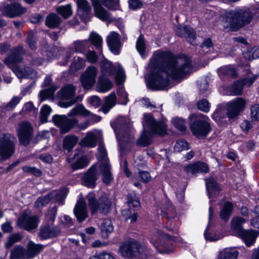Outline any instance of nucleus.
<instances>
[{
	"instance_id": "obj_1",
	"label": "nucleus",
	"mask_w": 259,
	"mask_h": 259,
	"mask_svg": "<svg viewBox=\"0 0 259 259\" xmlns=\"http://www.w3.org/2000/svg\"><path fill=\"white\" fill-rule=\"evenodd\" d=\"M148 67L150 75L147 84L153 90H164L168 86L170 78L183 79L193 71L189 58H176L171 52L160 50L154 52Z\"/></svg>"
},
{
	"instance_id": "obj_2",
	"label": "nucleus",
	"mask_w": 259,
	"mask_h": 259,
	"mask_svg": "<svg viewBox=\"0 0 259 259\" xmlns=\"http://www.w3.org/2000/svg\"><path fill=\"white\" fill-rule=\"evenodd\" d=\"M101 75L96 86V90L100 93H106L112 88V84L109 77L114 76L117 85L122 84L125 79V74L122 67L119 64L113 66L110 62L104 59L100 63Z\"/></svg>"
},
{
	"instance_id": "obj_3",
	"label": "nucleus",
	"mask_w": 259,
	"mask_h": 259,
	"mask_svg": "<svg viewBox=\"0 0 259 259\" xmlns=\"http://www.w3.org/2000/svg\"><path fill=\"white\" fill-rule=\"evenodd\" d=\"M252 18L253 14L249 9L236 8L226 12L223 17L222 25L228 31H237L249 24Z\"/></svg>"
},
{
	"instance_id": "obj_4",
	"label": "nucleus",
	"mask_w": 259,
	"mask_h": 259,
	"mask_svg": "<svg viewBox=\"0 0 259 259\" xmlns=\"http://www.w3.org/2000/svg\"><path fill=\"white\" fill-rule=\"evenodd\" d=\"M144 131L137 142L138 145L145 147L151 142L152 134L164 135L166 133L164 122H157L151 114H145L143 122Z\"/></svg>"
},
{
	"instance_id": "obj_5",
	"label": "nucleus",
	"mask_w": 259,
	"mask_h": 259,
	"mask_svg": "<svg viewBox=\"0 0 259 259\" xmlns=\"http://www.w3.org/2000/svg\"><path fill=\"white\" fill-rule=\"evenodd\" d=\"M26 53L25 50L22 46H18L11 50L10 54L5 59L4 63L12 69L16 75L19 78H31L35 75L36 72L31 70L29 73L24 69H21L18 64L23 60V55Z\"/></svg>"
},
{
	"instance_id": "obj_6",
	"label": "nucleus",
	"mask_w": 259,
	"mask_h": 259,
	"mask_svg": "<svg viewBox=\"0 0 259 259\" xmlns=\"http://www.w3.org/2000/svg\"><path fill=\"white\" fill-rule=\"evenodd\" d=\"M176 237L161 229H155L150 232L151 244L161 253H169L175 249L174 243L178 241Z\"/></svg>"
},
{
	"instance_id": "obj_7",
	"label": "nucleus",
	"mask_w": 259,
	"mask_h": 259,
	"mask_svg": "<svg viewBox=\"0 0 259 259\" xmlns=\"http://www.w3.org/2000/svg\"><path fill=\"white\" fill-rule=\"evenodd\" d=\"M208 116L203 114H192L189 117L190 129L198 138H204L211 131Z\"/></svg>"
},
{
	"instance_id": "obj_8",
	"label": "nucleus",
	"mask_w": 259,
	"mask_h": 259,
	"mask_svg": "<svg viewBox=\"0 0 259 259\" xmlns=\"http://www.w3.org/2000/svg\"><path fill=\"white\" fill-rule=\"evenodd\" d=\"M121 255L124 257L137 259H157L150 254V251L146 248L141 247L140 243L135 240L125 242L119 248Z\"/></svg>"
},
{
	"instance_id": "obj_9",
	"label": "nucleus",
	"mask_w": 259,
	"mask_h": 259,
	"mask_svg": "<svg viewBox=\"0 0 259 259\" xmlns=\"http://www.w3.org/2000/svg\"><path fill=\"white\" fill-rule=\"evenodd\" d=\"M16 139L10 134L0 136V162L10 158L15 153Z\"/></svg>"
},
{
	"instance_id": "obj_10",
	"label": "nucleus",
	"mask_w": 259,
	"mask_h": 259,
	"mask_svg": "<svg viewBox=\"0 0 259 259\" xmlns=\"http://www.w3.org/2000/svg\"><path fill=\"white\" fill-rule=\"evenodd\" d=\"M98 159L100 162V173L103 177V182L106 184L113 181V177L111 171V166L109 159L107 157V153L104 145L100 144L98 147Z\"/></svg>"
},
{
	"instance_id": "obj_11",
	"label": "nucleus",
	"mask_w": 259,
	"mask_h": 259,
	"mask_svg": "<svg viewBox=\"0 0 259 259\" xmlns=\"http://www.w3.org/2000/svg\"><path fill=\"white\" fill-rule=\"evenodd\" d=\"M87 198L88 205L92 213L97 211L106 213L109 211L111 202L106 194L102 195L98 201H97L95 195L93 193H89Z\"/></svg>"
},
{
	"instance_id": "obj_12",
	"label": "nucleus",
	"mask_w": 259,
	"mask_h": 259,
	"mask_svg": "<svg viewBox=\"0 0 259 259\" xmlns=\"http://www.w3.org/2000/svg\"><path fill=\"white\" fill-rule=\"evenodd\" d=\"M246 102L242 98H236L226 104V115L229 119L236 118L245 109Z\"/></svg>"
},
{
	"instance_id": "obj_13",
	"label": "nucleus",
	"mask_w": 259,
	"mask_h": 259,
	"mask_svg": "<svg viewBox=\"0 0 259 259\" xmlns=\"http://www.w3.org/2000/svg\"><path fill=\"white\" fill-rule=\"evenodd\" d=\"M39 223V220L36 215H31L28 210H25L18 218L17 225L21 229L31 231L36 229Z\"/></svg>"
},
{
	"instance_id": "obj_14",
	"label": "nucleus",
	"mask_w": 259,
	"mask_h": 259,
	"mask_svg": "<svg viewBox=\"0 0 259 259\" xmlns=\"http://www.w3.org/2000/svg\"><path fill=\"white\" fill-rule=\"evenodd\" d=\"M52 120L60 128L61 134L68 133L78 123L76 119H70L65 115H55L53 116Z\"/></svg>"
},
{
	"instance_id": "obj_15",
	"label": "nucleus",
	"mask_w": 259,
	"mask_h": 259,
	"mask_svg": "<svg viewBox=\"0 0 259 259\" xmlns=\"http://www.w3.org/2000/svg\"><path fill=\"white\" fill-rule=\"evenodd\" d=\"M98 72L97 68L94 66L90 65L87 67L80 77L81 84L84 89L89 90L94 86L96 82Z\"/></svg>"
},
{
	"instance_id": "obj_16",
	"label": "nucleus",
	"mask_w": 259,
	"mask_h": 259,
	"mask_svg": "<svg viewBox=\"0 0 259 259\" xmlns=\"http://www.w3.org/2000/svg\"><path fill=\"white\" fill-rule=\"evenodd\" d=\"M20 144L24 146L29 144L32 137V128L28 122L21 123L17 128Z\"/></svg>"
},
{
	"instance_id": "obj_17",
	"label": "nucleus",
	"mask_w": 259,
	"mask_h": 259,
	"mask_svg": "<svg viewBox=\"0 0 259 259\" xmlns=\"http://www.w3.org/2000/svg\"><path fill=\"white\" fill-rule=\"evenodd\" d=\"M94 8L95 16L104 22H113L115 19L111 17V13L104 8L99 0H91Z\"/></svg>"
},
{
	"instance_id": "obj_18",
	"label": "nucleus",
	"mask_w": 259,
	"mask_h": 259,
	"mask_svg": "<svg viewBox=\"0 0 259 259\" xmlns=\"http://www.w3.org/2000/svg\"><path fill=\"white\" fill-rule=\"evenodd\" d=\"M44 47L42 49H45V51L44 53L45 54H42V57H37L35 55H33L31 56L32 61L31 62L32 65H41L45 60L46 59L45 56L47 57V59L48 60H51L55 57V52L57 48L54 46H50L48 44L44 41Z\"/></svg>"
},
{
	"instance_id": "obj_19",
	"label": "nucleus",
	"mask_w": 259,
	"mask_h": 259,
	"mask_svg": "<svg viewBox=\"0 0 259 259\" xmlns=\"http://www.w3.org/2000/svg\"><path fill=\"white\" fill-rule=\"evenodd\" d=\"M98 177L97 166L94 165L88 169L82 177V184L88 188H93L96 186Z\"/></svg>"
},
{
	"instance_id": "obj_20",
	"label": "nucleus",
	"mask_w": 259,
	"mask_h": 259,
	"mask_svg": "<svg viewBox=\"0 0 259 259\" xmlns=\"http://www.w3.org/2000/svg\"><path fill=\"white\" fill-rule=\"evenodd\" d=\"M107 43L110 51L114 55H118L122 47L119 34L112 31L107 37Z\"/></svg>"
},
{
	"instance_id": "obj_21",
	"label": "nucleus",
	"mask_w": 259,
	"mask_h": 259,
	"mask_svg": "<svg viewBox=\"0 0 259 259\" xmlns=\"http://www.w3.org/2000/svg\"><path fill=\"white\" fill-rule=\"evenodd\" d=\"M76 3L78 15L84 22L89 21L92 7L89 2L87 0H76Z\"/></svg>"
},
{
	"instance_id": "obj_22",
	"label": "nucleus",
	"mask_w": 259,
	"mask_h": 259,
	"mask_svg": "<svg viewBox=\"0 0 259 259\" xmlns=\"http://www.w3.org/2000/svg\"><path fill=\"white\" fill-rule=\"evenodd\" d=\"M185 170L188 174L195 175L198 173H206L208 172V165L202 162L197 161L185 167Z\"/></svg>"
},
{
	"instance_id": "obj_23",
	"label": "nucleus",
	"mask_w": 259,
	"mask_h": 259,
	"mask_svg": "<svg viewBox=\"0 0 259 259\" xmlns=\"http://www.w3.org/2000/svg\"><path fill=\"white\" fill-rule=\"evenodd\" d=\"M165 202L166 203L167 205V210L166 211H164L163 210H161V211L163 217H166L168 220L166 226L164 228V229L165 231L173 232L174 227L172 224L171 219L174 218L176 215V210L172 206L170 205L168 200H165Z\"/></svg>"
},
{
	"instance_id": "obj_24",
	"label": "nucleus",
	"mask_w": 259,
	"mask_h": 259,
	"mask_svg": "<svg viewBox=\"0 0 259 259\" xmlns=\"http://www.w3.org/2000/svg\"><path fill=\"white\" fill-rule=\"evenodd\" d=\"M26 10V9L22 7L18 2H14L5 8L4 12L7 16L14 17L24 13Z\"/></svg>"
},
{
	"instance_id": "obj_25",
	"label": "nucleus",
	"mask_w": 259,
	"mask_h": 259,
	"mask_svg": "<svg viewBox=\"0 0 259 259\" xmlns=\"http://www.w3.org/2000/svg\"><path fill=\"white\" fill-rule=\"evenodd\" d=\"M123 171L126 177L130 178L132 181L141 180L144 182H147L151 179L150 174L147 171H139L138 174L132 176L127 168L126 161L123 163Z\"/></svg>"
},
{
	"instance_id": "obj_26",
	"label": "nucleus",
	"mask_w": 259,
	"mask_h": 259,
	"mask_svg": "<svg viewBox=\"0 0 259 259\" xmlns=\"http://www.w3.org/2000/svg\"><path fill=\"white\" fill-rule=\"evenodd\" d=\"M74 213L79 222H83L88 218L87 207L83 201L80 200L77 202L74 209Z\"/></svg>"
},
{
	"instance_id": "obj_27",
	"label": "nucleus",
	"mask_w": 259,
	"mask_h": 259,
	"mask_svg": "<svg viewBox=\"0 0 259 259\" xmlns=\"http://www.w3.org/2000/svg\"><path fill=\"white\" fill-rule=\"evenodd\" d=\"M257 236L256 231L252 230H243L237 236V237L242 239L248 247L251 246L255 242Z\"/></svg>"
},
{
	"instance_id": "obj_28",
	"label": "nucleus",
	"mask_w": 259,
	"mask_h": 259,
	"mask_svg": "<svg viewBox=\"0 0 259 259\" xmlns=\"http://www.w3.org/2000/svg\"><path fill=\"white\" fill-rule=\"evenodd\" d=\"M177 34L182 37L188 39V41L192 44L196 37V32L190 26L178 27L176 30Z\"/></svg>"
},
{
	"instance_id": "obj_29",
	"label": "nucleus",
	"mask_w": 259,
	"mask_h": 259,
	"mask_svg": "<svg viewBox=\"0 0 259 259\" xmlns=\"http://www.w3.org/2000/svg\"><path fill=\"white\" fill-rule=\"evenodd\" d=\"M60 232L59 229L57 227L45 225L41 227L39 235L43 239L55 237Z\"/></svg>"
},
{
	"instance_id": "obj_30",
	"label": "nucleus",
	"mask_w": 259,
	"mask_h": 259,
	"mask_svg": "<svg viewBox=\"0 0 259 259\" xmlns=\"http://www.w3.org/2000/svg\"><path fill=\"white\" fill-rule=\"evenodd\" d=\"M76 88L71 84L63 87L58 93V97L62 100H74Z\"/></svg>"
},
{
	"instance_id": "obj_31",
	"label": "nucleus",
	"mask_w": 259,
	"mask_h": 259,
	"mask_svg": "<svg viewBox=\"0 0 259 259\" xmlns=\"http://www.w3.org/2000/svg\"><path fill=\"white\" fill-rule=\"evenodd\" d=\"M205 181L208 196L211 199L213 195L219 194L221 191L220 187L212 178L205 179Z\"/></svg>"
},
{
	"instance_id": "obj_32",
	"label": "nucleus",
	"mask_w": 259,
	"mask_h": 259,
	"mask_svg": "<svg viewBox=\"0 0 259 259\" xmlns=\"http://www.w3.org/2000/svg\"><path fill=\"white\" fill-rule=\"evenodd\" d=\"M117 99L115 93L112 92L104 98V103L103 104L100 110L105 114H107L109 110L115 106Z\"/></svg>"
},
{
	"instance_id": "obj_33",
	"label": "nucleus",
	"mask_w": 259,
	"mask_h": 259,
	"mask_svg": "<svg viewBox=\"0 0 259 259\" xmlns=\"http://www.w3.org/2000/svg\"><path fill=\"white\" fill-rule=\"evenodd\" d=\"M239 253L235 247L226 248L219 252L217 259H237Z\"/></svg>"
},
{
	"instance_id": "obj_34",
	"label": "nucleus",
	"mask_w": 259,
	"mask_h": 259,
	"mask_svg": "<svg viewBox=\"0 0 259 259\" xmlns=\"http://www.w3.org/2000/svg\"><path fill=\"white\" fill-rule=\"evenodd\" d=\"M45 246L40 244H35L29 241L27 245V258H32L38 254L44 248Z\"/></svg>"
},
{
	"instance_id": "obj_35",
	"label": "nucleus",
	"mask_w": 259,
	"mask_h": 259,
	"mask_svg": "<svg viewBox=\"0 0 259 259\" xmlns=\"http://www.w3.org/2000/svg\"><path fill=\"white\" fill-rule=\"evenodd\" d=\"M97 136L93 132H88L86 136L79 142L81 146L95 147L97 143Z\"/></svg>"
},
{
	"instance_id": "obj_36",
	"label": "nucleus",
	"mask_w": 259,
	"mask_h": 259,
	"mask_svg": "<svg viewBox=\"0 0 259 259\" xmlns=\"http://www.w3.org/2000/svg\"><path fill=\"white\" fill-rule=\"evenodd\" d=\"M72 47L74 52L84 54L89 47V40L88 39L77 40L72 43Z\"/></svg>"
},
{
	"instance_id": "obj_37",
	"label": "nucleus",
	"mask_w": 259,
	"mask_h": 259,
	"mask_svg": "<svg viewBox=\"0 0 259 259\" xmlns=\"http://www.w3.org/2000/svg\"><path fill=\"white\" fill-rule=\"evenodd\" d=\"M245 222V220L241 217H235L232 220L231 229L236 236L244 229L242 227V224Z\"/></svg>"
},
{
	"instance_id": "obj_38",
	"label": "nucleus",
	"mask_w": 259,
	"mask_h": 259,
	"mask_svg": "<svg viewBox=\"0 0 259 259\" xmlns=\"http://www.w3.org/2000/svg\"><path fill=\"white\" fill-rule=\"evenodd\" d=\"M90 114V111L87 110L83 105L77 104L67 114L69 117H72L76 115H81L83 116H87Z\"/></svg>"
},
{
	"instance_id": "obj_39",
	"label": "nucleus",
	"mask_w": 259,
	"mask_h": 259,
	"mask_svg": "<svg viewBox=\"0 0 259 259\" xmlns=\"http://www.w3.org/2000/svg\"><path fill=\"white\" fill-rule=\"evenodd\" d=\"M218 72L220 76H235L237 74L235 67L231 65L223 66L218 70Z\"/></svg>"
},
{
	"instance_id": "obj_40",
	"label": "nucleus",
	"mask_w": 259,
	"mask_h": 259,
	"mask_svg": "<svg viewBox=\"0 0 259 259\" xmlns=\"http://www.w3.org/2000/svg\"><path fill=\"white\" fill-rule=\"evenodd\" d=\"M11 259H24L27 258L25 249L20 246H16L11 251Z\"/></svg>"
},
{
	"instance_id": "obj_41",
	"label": "nucleus",
	"mask_w": 259,
	"mask_h": 259,
	"mask_svg": "<svg viewBox=\"0 0 259 259\" xmlns=\"http://www.w3.org/2000/svg\"><path fill=\"white\" fill-rule=\"evenodd\" d=\"M88 40L95 47L96 49L101 51L103 39L99 34L95 31L91 32Z\"/></svg>"
},
{
	"instance_id": "obj_42",
	"label": "nucleus",
	"mask_w": 259,
	"mask_h": 259,
	"mask_svg": "<svg viewBox=\"0 0 259 259\" xmlns=\"http://www.w3.org/2000/svg\"><path fill=\"white\" fill-rule=\"evenodd\" d=\"M113 231L111 221L109 219L104 220L101 226V232L103 237L106 238Z\"/></svg>"
},
{
	"instance_id": "obj_43",
	"label": "nucleus",
	"mask_w": 259,
	"mask_h": 259,
	"mask_svg": "<svg viewBox=\"0 0 259 259\" xmlns=\"http://www.w3.org/2000/svg\"><path fill=\"white\" fill-rule=\"evenodd\" d=\"M204 236L205 239L209 241H216L219 239L223 238V236L222 234L220 233H217V232L213 231L211 230L209 227V224H208L206 230L204 232Z\"/></svg>"
},
{
	"instance_id": "obj_44",
	"label": "nucleus",
	"mask_w": 259,
	"mask_h": 259,
	"mask_svg": "<svg viewBox=\"0 0 259 259\" xmlns=\"http://www.w3.org/2000/svg\"><path fill=\"white\" fill-rule=\"evenodd\" d=\"M61 21V18L57 14L52 13L47 16L46 24L49 28H56L59 26Z\"/></svg>"
},
{
	"instance_id": "obj_45",
	"label": "nucleus",
	"mask_w": 259,
	"mask_h": 259,
	"mask_svg": "<svg viewBox=\"0 0 259 259\" xmlns=\"http://www.w3.org/2000/svg\"><path fill=\"white\" fill-rule=\"evenodd\" d=\"M233 209V205L230 202H226L220 212V216L222 220L227 221L229 219L232 210Z\"/></svg>"
},
{
	"instance_id": "obj_46",
	"label": "nucleus",
	"mask_w": 259,
	"mask_h": 259,
	"mask_svg": "<svg viewBox=\"0 0 259 259\" xmlns=\"http://www.w3.org/2000/svg\"><path fill=\"white\" fill-rule=\"evenodd\" d=\"M78 138L73 135L66 136L63 140V146L64 149L70 151L76 145Z\"/></svg>"
},
{
	"instance_id": "obj_47",
	"label": "nucleus",
	"mask_w": 259,
	"mask_h": 259,
	"mask_svg": "<svg viewBox=\"0 0 259 259\" xmlns=\"http://www.w3.org/2000/svg\"><path fill=\"white\" fill-rule=\"evenodd\" d=\"M136 47L141 57L143 58H146L147 56L145 54L146 45L145 38L142 34H140L138 37L136 41Z\"/></svg>"
},
{
	"instance_id": "obj_48",
	"label": "nucleus",
	"mask_w": 259,
	"mask_h": 259,
	"mask_svg": "<svg viewBox=\"0 0 259 259\" xmlns=\"http://www.w3.org/2000/svg\"><path fill=\"white\" fill-rule=\"evenodd\" d=\"M101 4L109 10H120L119 0H99Z\"/></svg>"
},
{
	"instance_id": "obj_49",
	"label": "nucleus",
	"mask_w": 259,
	"mask_h": 259,
	"mask_svg": "<svg viewBox=\"0 0 259 259\" xmlns=\"http://www.w3.org/2000/svg\"><path fill=\"white\" fill-rule=\"evenodd\" d=\"M67 193V189L63 188L59 190L52 192L50 194H49L50 195V198L51 199H53L55 201L59 202H62L66 197Z\"/></svg>"
},
{
	"instance_id": "obj_50",
	"label": "nucleus",
	"mask_w": 259,
	"mask_h": 259,
	"mask_svg": "<svg viewBox=\"0 0 259 259\" xmlns=\"http://www.w3.org/2000/svg\"><path fill=\"white\" fill-rule=\"evenodd\" d=\"M90 160L85 155L81 156L72 164V168L73 170L82 169L89 164Z\"/></svg>"
},
{
	"instance_id": "obj_51",
	"label": "nucleus",
	"mask_w": 259,
	"mask_h": 259,
	"mask_svg": "<svg viewBox=\"0 0 259 259\" xmlns=\"http://www.w3.org/2000/svg\"><path fill=\"white\" fill-rule=\"evenodd\" d=\"M243 57L249 60L259 58V47L254 46L243 53Z\"/></svg>"
},
{
	"instance_id": "obj_52",
	"label": "nucleus",
	"mask_w": 259,
	"mask_h": 259,
	"mask_svg": "<svg viewBox=\"0 0 259 259\" xmlns=\"http://www.w3.org/2000/svg\"><path fill=\"white\" fill-rule=\"evenodd\" d=\"M243 85L240 80L235 82L229 88V95L231 96L241 95L243 91Z\"/></svg>"
},
{
	"instance_id": "obj_53",
	"label": "nucleus",
	"mask_w": 259,
	"mask_h": 259,
	"mask_svg": "<svg viewBox=\"0 0 259 259\" xmlns=\"http://www.w3.org/2000/svg\"><path fill=\"white\" fill-rule=\"evenodd\" d=\"M85 66V61L83 59L77 57H74L73 62L70 66V69L73 71H76Z\"/></svg>"
},
{
	"instance_id": "obj_54",
	"label": "nucleus",
	"mask_w": 259,
	"mask_h": 259,
	"mask_svg": "<svg viewBox=\"0 0 259 259\" xmlns=\"http://www.w3.org/2000/svg\"><path fill=\"white\" fill-rule=\"evenodd\" d=\"M57 12L65 19L69 17L72 14L71 7L69 5L58 7Z\"/></svg>"
},
{
	"instance_id": "obj_55",
	"label": "nucleus",
	"mask_w": 259,
	"mask_h": 259,
	"mask_svg": "<svg viewBox=\"0 0 259 259\" xmlns=\"http://www.w3.org/2000/svg\"><path fill=\"white\" fill-rule=\"evenodd\" d=\"M127 203L131 208H133L136 209L140 206L139 199L136 195H128L127 196Z\"/></svg>"
},
{
	"instance_id": "obj_56",
	"label": "nucleus",
	"mask_w": 259,
	"mask_h": 259,
	"mask_svg": "<svg viewBox=\"0 0 259 259\" xmlns=\"http://www.w3.org/2000/svg\"><path fill=\"white\" fill-rule=\"evenodd\" d=\"M201 51L204 53H207L210 52L211 50H213V44L210 38H206L202 42L201 46Z\"/></svg>"
},
{
	"instance_id": "obj_57",
	"label": "nucleus",
	"mask_w": 259,
	"mask_h": 259,
	"mask_svg": "<svg viewBox=\"0 0 259 259\" xmlns=\"http://www.w3.org/2000/svg\"><path fill=\"white\" fill-rule=\"evenodd\" d=\"M57 89L56 87L53 85L47 89L41 91L39 94L41 101L51 98Z\"/></svg>"
},
{
	"instance_id": "obj_58",
	"label": "nucleus",
	"mask_w": 259,
	"mask_h": 259,
	"mask_svg": "<svg viewBox=\"0 0 259 259\" xmlns=\"http://www.w3.org/2000/svg\"><path fill=\"white\" fill-rule=\"evenodd\" d=\"M52 112V109L50 106L47 105H44L40 110V118L42 122H46L48 120V118Z\"/></svg>"
},
{
	"instance_id": "obj_59",
	"label": "nucleus",
	"mask_w": 259,
	"mask_h": 259,
	"mask_svg": "<svg viewBox=\"0 0 259 259\" xmlns=\"http://www.w3.org/2000/svg\"><path fill=\"white\" fill-rule=\"evenodd\" d=\"M49 194L38 197L35 202L34 206L36 208H40L46 205L51 200Z\"/></svg>"
},
{
	"instance_id": "obj_60",
	"label": "nucleus",
	"mask_w": 259,
	"mask_h": 259,
	"mask_svg": "<svg viewBox=\"0 0 259 259\" xmlns=\"http://www.w3.org/2000/svg\"><path fill=\"white\" fill-rule=\"evenodd\" d=\"M174 125L179 131L184 132L186 130L185 121L182 118L175 117L172 120Z\"/></svg>"
},
{
	"instance_id": "obj_61",
	"label": "nucleus",
	"mask_w": 259,
	"mask_h": 259,
	"mask_svg": "<svg viewBox=\"0 0 259 259\" xmlns=\"http://www.w3.org/2000/svg\"><path fill=\"white\" fill-rule=\"evenodd\" d=\"M189 149V144L185 140H178L174 147V151L179 152L183 150H187Z\"/></svg>"
},
{
	"instance_id": "obj_62",
	"label": "nucleus",
	"mask_w": 259,
	"mask_h": 259,
	"mask_svg": "<svg viewBox=\"0 0 259 259\" xmlns=\"http://www.w3.org/2000/svg\"><path fill=\"white\" fill-rule=\"evenodd\" d=\"M89 259H115V258L112 254L103 251L94 254Z\"/></svg>"
},
{
	"instance_id": "obj_63",
	"label": "nucleus",
	"mask_w": 259,
	"mask_h": 259,
	"mask_svg": "<svg viewBox=\"0 0 259 259\" xmlns=\"http://www.w3.org/2000/svg\"><path fill=\"white\" fill-rule=\"evenodd\" d=\"M21 236L19 234H13L8 238L5 245L7 248L11 247L15 243L21 240Z\"/></svg>"
},
{
	"instance_id": "obj_64",
	"label": "nucleus",
	"mask_w": 259,
	"mask_h": 259,
	"mask_svg": "<svg viewBox=\"0 0 259 259\" xmlns=\"http://www.w3.org/2000/svg\"><path fill=\"white\" fill-rule=\"evenodd\" d=\"M210 105L206 99H202L197 103V108L200 110L207 113L210 110Z\"/></svg>"
}]
</instances>
